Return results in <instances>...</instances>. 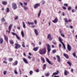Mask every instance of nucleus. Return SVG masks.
Here are the masks:
<instances>
[{
  "label": "nucleus",
  "mask_w": 77,
  "mask_h": 77,
  "mask_svg": "<svg viewBox=\"0 0 77 77\" xmlns=\"http://www.w3.org/2000/svg\"><path fill=\"white\" fill-rule=\"evenodd\" d=\"M12 8L14 9H16L17 8V5L15 3H13L12 4Z\"/></svg>",
  "instance_id": "obj_3"
},
{
  "label": "nucleus",
  "mask_w": 77,
  "mask_h": 77,
  "mask_svg": "<svg viewBox=\"0 0 77 77\" xmlns=\"http://www.w3.org/2000/svg\"><path fill=\"white\" fill-rule=\"evenodd\" d=\"M32 73H33V71H30L29 72L30 74H32Z\"/></svg>",
  "instance_id": "obj_51"
},
{
  "label": "nucleus",
  "mask_w": 77,
  "mask_h": 77,
  "mask_svg": "<svg viewBox=\"0 0 77 77\" xmlns=\"http://www.w3.org/2000/svg\"><path fill=\"white\" fill-rule=\"evenodd\" d=\"M4 38H5V40H6L7 41V42H8V37L6 36V35H4Z\"/></svg>",
  "instance_id": "obj_20"
},
{
  "label": "nucleus",
  "mask_w": 77,
  "mask_h": 77,
  "mask_svg": "<svg viewBox=\"0 0 77 77\" xmlns=\"http://www.w3.org/2000/svg\"><path fill=\"white\" fill-rule=\"evenodd\" d=\"M67 63H68V64L69 65V66H71V63H70V62L68 61L67 62Z\"/></svg>",
  "instance_id": "obj_37"
},
{
  "label": "nucleus",
  "mask_w": 77,
  "mask_h": 77,
  "mask_svg": "<svg viewBox=\"0 0 77 77\" xmlns=\"http://www.w3.org/2000/svg\"><path fill=\"white\" fill-rule=\"evenodd\" d=\"M10 43L11 44H14V42L12 40H10Z\"/></svg>",
  "instance_id": "obj_35"
},
{
  "label": "nucleus",
  "mask_w": 77,
  "mask_h": 77,
  "mask_svg": "<svg viewBox=\"0 0 77 77\" xmlns=\"http://www.w3.org/2000/svg\"><path fill=\"white\" fill-rule=\"evenodd\" d=\"M23 4L25 5H27V2H24Z\"/></svg>",
  "instance_id": "obj_57"
},
{
  "label": "nucleus",
  "mask_w": 77,
  "mask_h": 77,
  "mask_svg": "<svg viewBox=\"0 0 77 77\" xmlns=\"http://www.w3.org/2000/svg\"><path fill=\"white\" fill-rule=\"evenodd\" d=\"M16 36L17 39H18L19 40H20V37H19V36H18L17 35H16Z\"/></svg>",
  "instance_id": "obj_38"
},
{
  "label": "nucleus",
  "mask_w": 77,
  "mask_h": 77,
  "mask_svg": "<svg viewBox=\"0 0 77 77\" xmlns=\"http://www.w3.org/2000/svg\"><path fill=\"white\" fill-rule=\"evenodd\" d=\"M21 34L22 35V38H24V33L23 31H22L21 32Z\"/></svg>",
  "instance_id": "obj_16"
},
{
  "label": "nucleus",
  "mask_w": 77,
  "mask_h": 77,
  "mask_svg": "<svg viewBox=\"0 0 77 77\" xmlns=\"http://www.w3.org/2000/svg\"><path fill=\"white\" fill-rule=\"evenodd\" d=\"M63 55L64 56L66 57V59H69V57L68 56V55L66 54H64Z\"/></svg>",
  "instance_id": "obj_15"
},
{
  "label": "nucleus",
  "mask_w": 77,
  "mask_h": 77,
  "mask_svg": "<svg viewBox=\"0 0 77 77\" xmlns=\"http://www.w3.org/2000/svg\"><path fill=\"white\" fill-rule=\"evenodd\" d=\"M62 8L63 9H64V10H66V8L64 6H63Z\"/></svg>",
  "instance_id": "obj_44"
},
{
  "label": "nucleus",
  "mask_w": 77,
  "mask_h": 77,
  "mask_svg": "<svg viewBox=\"0 0 77 77\" xmlns=\"http://www.w3.org/2000/svg\"><path fill=\"white\" fill-rule=\"evenodd\" d=\"M39 71V69H37L36 70V72H38Z\"/></svg>",
  "instance_id": "obj_59"
},
{
  "label": "nucleus",
  "mask_w": 77,
  "mask_h": 77,
  "mask_svg": "<svg viewBox=\"0 0 77 77\" xmlns=\"http://www.w3.org/2000/svg\"><path fill=\"white\" fill-rule=\"evenodd\" d=\"M22 7H23L25 10H27V9H28V8L27 7H23V6Z\"/></svg>",
  "instance_id": "obj_31"
},
{
  "label": "nucleus",
  "mask_w": 77,
  "mask_h": 77,
  "mask_svg": "<svg viewBox=\"0 0 77 77\" xmlns=\"http://www.w3.org/2000/svg\"><path fill=\"white\" fill-rule=\"evenodd\" d=\"M58 73H59V71L57 70L56 71V72H55L53 73V74L52 75V77H53L54 75H57V74H58Z\"/></svg>",
  "instance_id": "obj_8"
},
{
  "label": "nucleus",
  "mask_w": 77,
  "mask_h": 77,
  "mask_svg": "<svg viewBox=\"0 0 77 77\" xmlns=\"http://www.w3.org/2000/svg\"><path fill=\"white\" fill-rule=\"evenodd\" d=\"M13 60V58H9V61L10 62H12Z\"/></svg>",
  "instance_id": "obj_40"
},
{
  "label": "nucleus",
  "mask_w": 77,
  "mask_h": 77,
  "mask_svg": "<svg viewBox=\"0 0 77 77\" xmlns=\"http://www.w3.org/2000/svg\"><path fill=\"white\" fill-rule=\"evenodd\" d=\"M42 4H43V5H44V4L45 3V2L44 1H42Z\"/></svg>",
  "instance_id": "obj_50"
},
{
  "label": "nucleus",
  "mask_w": 77,
  "mask_h": 77,
  "mask_svg": "<svg viewBox=\"0 0 77 77\" xmlns=\"http://www.w3.org/2000/svg\"><path fill=\"white\" fill-rule=\"evenodd\" d=\"M50 38H51V35L50 34H48L47 37L48 39Z\"/></svg>",
  "instance_id": "obj_32"
},
{
  "label": "nucleus",
  "mask_w": 77,
  "mask_h": 77,
  "mask_svg": "<svg viewBox=\"0 0 77 77\" xmlns=\"http://www.w3.org/2000/svg\"><path fill=\"white\" fill-rule=\"evenodd\" d=\"M3 38H1L0 39V43L3 44Z\"/></svg>",
  "instance_id": "obj_26"
},
{
  "label": "nucleus",
  "mask_w": 77,
  "mask_h": 77,
  "mask_svg": "<svg viewBox=\"0 0 77 77\" xmlns=\"http://www.w3.org/2000/svg\"><path fill=\"white\" fill-rule=\"evenodd\" d=\"M7 71H4L3 72L4 75H6V74L7 73Z\"/></svg>",
  "instance_id": "obj_39"
},
{
  "label": "nucleus",
  "mask_w": 77,
  "mask_h": 77,
  "mask_svg": "<svg viewBox=\"0 0 77 77\" xmlns=\"http://www.w3.org/2000/svg\"><path fill=\"white\" fill-rule=\"evenodd\" d=\"M56 57L57 58V60L59 62H60V56L58 55L56 56Z\"/></svg>",
  "instance_id": "obj_9"
},
{
  "label": "nucleus",
  "mask_w": 77,
  "mask_h": 77,
  "mask_svg": "<svg viewBox=\"0 0 77 77\" xmlns=\"http://www.w3.org/2000/svg\"><path fill=\"white\" fill-rule=\"evenodd\" d=\"M40 6V4H37L35 5L34 8L35 9H36V8H37L38 6Z\"/></svg>",
  "instance_id": "obj_11"
},
{
  "label": "nucleus",
  "mask_w": 77,
  "mask_h": 77,
  "mask_svg": "<svg viewBox=\"0 0 77 77\" xmlns=\"http://www.w3.org/2000/svg\"><path fill=\"white\" fill-rule=\"evenodd\" d=\"M19 71L20 72V74H21V70L20 69H19Z\"/></svg>",
  "instance_id": "obj_52"
},
{
  "label": "nucleus",
  "mask_w": 77,
  "mask_h": 77,
  "mask_svg": "<svg viewBox=\"0 0 77 77\" xmlns=\"http://www.w3.org/2000/svg\"><path fill=\"white\" fill-rule=\"evenodd\" d=\"M71 21H72V20L70 19H69L68 20V23H71Z\"/></svg>",
  "instance_id": "obj_45"
},
{
  "label": "nucleus",
  "mask_w": 77,
  "mask_h": 77,
  "mask_svg": "<svg viewBox=\"0 0 77 77\" xmlns=\"http://www.w3.org/2000/svg\"><path fill=\"white\" fill-rule=\"evenodd\" d=\"M3 63H5V64H7V63H8V62H7V61H3Z\"/></svg>",
  "instance_id": "obj_48"
},
{
  "label": "nucleus",
  "mask_w": 77,
  "mask_h": 77,
  "mask_svg": "<svg viewBox=\"0 0 77 77\" xmlns=\"http://www.w3.org/2000/svg\"><path fill=\"white\" fill-rule=\"evenodd\" d=\"M7 12H9V8H7Z\"/></svg>",
  "instance_id": "obj_46"
},
{
  "label": "nucleus",
  "mask_w": 77,
  "mask_h": 77,
  "mask_svg": "<svg viewBox=\"0 0 77 77\" xmlns=\"http://www.w3.org/2000/svg\"><path fill=\"white\" fill-rule=\"evenodd\" d=\"M56 52V51L55 50H54L52 51L53 53H55Z\"/></svg>",
  "instance_id": "obj_42"
},
{
  "label": "nucleus",
  "mask_w": 77,
  "mask_h": 77,
  "mask_svg": "<svg viewBox=\"0 0 77 77\" xmlns=\"http://www.w3.org/2000/svg\"><path fill=\"white\" fill-rule=\"evenodd\" d=\"M68 73H69V72H68V71L66 70H65L64 71V74L65 75H66V76L67 75V74H68Z\"/></svg>",
  "instance_id": "obj_13"
},
{
  "label": "nucleus",
  "mask_w": 77,
  "mask_h": 77,
  "mask_svg": "<svg viewBox=\"0 0 77 77\" xmlns=\"http://www.w3.org/2000/svg\"><path fill=\"white\" fill-rule=\"evenodd\" d=\"M71 71L72 72H74V69H71Z\"/></svg>",
  "instance_id": "obj_53"
},
{
  "label": "nucleus",
  "mask_w": 77,
  "mask_h": 77,
  "mask_svg": "<svg viewBox=\"0 0 77 77\" xmlns=\"http://www.w3.org/2000/svg\"><path fill=\"white\" fill-rule=\"evenodd\" d=\"M64 21L66 23H68V21L67 20V18H65L64 19Z\"/></svg>",
  "instance_id": "obj_36"
},
{
  "label": "nucleus",
  "mask_w": 77,
  "mask_h": 77,
  "mask_svg": "<svg viewBox=\"0 0 77 77\" xmlns=\"http://www.w3.org/2000/svg\"><path fill=\"white\" fill-rule=\"evenodd\" d=\"M67 48L69 51H70L71 50V46L68 43H67Z\"/></svg>",
  "instance_id": "obj_5"
},
{
  "label": "nucleus",
  "mask_w": 77,
  "mask_h": 77,
  "mask_svg": "<svg viewBox=\"0 0 77 77\" xmlns=\"http://www.w3.org/2000/svg\"><path fill=\"white\" fill-rule=\"evenodd\" d=\"M45 60H46L47 62L49 64H50V65H53V63H51V62L50 61V60H49L48 58H47V57H46Z\"/></svg>",
  "instance_id": "obj_4"
},
{
  "label": "nucleus",
  "mask_w": 77,
  "mask_h": 77,
  "mask_svg": "<svg viewBox=\"0 0 77 77\" xmlns=\"http://www.w3.org/2000/svg\"><path fill=\"white\" fill-rule=\"evenodd\" d=\"M41 10H40L39 11V13H38V18H39V17H40V16L41 15Z\"/></svg>",
  "instance_id": "obj_19"
},
{
  "label": "nucleus",
  "mask_w": 77,
  "mask_h": 77,
  "mask_svg": "<svg viewBox=\"0 0 77 77\" xmlns=\"http://www.w3.org/2000/svg\"><path fill=\"white\" fill-rule=\"evenodd\" d=\"M59 40L60 42L62 44L63 43V42H62L63 41L62 39L60 37H59Z\"/></svg>",
  "instance_id": "obj_21"
},
{
  "label": "nucleus",
  "mask_w": 77,
  "mask_h": 77,
  "mask_svg": "<svg viewBox=\"0 0 77 77\" xmlns=\"http://www.w3.org/2000/svg\"><path fill=\"white\" fill-rule=\"evenodd\" d=\"M61 36L63 37H64V36H65V35L63 33L61 34Z\"/></svg>",
  "instance_id": "obj_47"
},
{
  "label": "nucleus",
  "mask_w": 77,
  "mask_h": 77,
  "mask_svg": "<svg viewBox=\"0 0 77 77\" xmlns=\"http://www.w3.org/2000/svg\"><path fill=\"white\" fill-rule=\"evenodd\" d=\"M46 45L47 47L48 53H49L50 52V51H51V46H50L49 44H47Z\"/></svg>",
  "instance_id": "obj_2"
},
{
  "label": "nucleus",
  "mask_w": 77,
  "mask_h": 77,
  "mask_svg": "<svg viewBox=\"0 0 77 77\" xmlns=\"http://www.w3.org/2000/svg\"><path fill=\"white\" fill-rule=\"evenodd\" d=\"M68 11H70L71 9V8L70 7H69V8H67Z\"/></svg>",
  "instance_id": "obj_43"
},
{
  "label": "nucleus",
  "mask_w": 77,
  "mask_h": 77,
  "mask_svg": "<svg viewBox=\"0 0 77 77\" xmlns=\"http://www.w3.org/2000/svg\"><path fill=\"white\" fill-rule=\"evenodd\" d=\"M72 12H75V10L74 9H73L72 10Z\"/></svg>",
  "instance_id": "obj_56"
},
{
  "label": "nucleus",
  "mask_w": 77,
  "mask_h": 77,
  "mask_svg": "<svg viewBox=\"0 0 77 77\" xmlns=\"http://www.w3.org/2000/svg\"><path fill=\"white\" fill-rule=\"evenodd\" d=\"M34 32H35V34L36 35H38V30H37V29H34Z\"/></svg>",
  "instance_id": "obj_14"
},
{
  "label": "nucleus",
  "mask_w": 77,
  "mask_h": 77,
  "mask_svg": "<svg viewBox=\"0 0 77 77\" xmlns=\"http://www.w3.org/2000/svg\"><path fill=\"white\" fill-rule=\"evenodd\" d=\"M52 40V38L51 37H50V38H49V41H51Z\"/></svg>",
  "instance_id": "obj_61"
},
{
  "label": "nucleus",
  "mask_w": 77,
  "mask_h": 77,
  "mask_svg": "<svg viewBox=\"0 0 77 77\" xmlns=\"http://www.w3.org/2000/svg\"><path fill=\"white\" fill-rule=\"evenodd\" d=\"M49 74H50V73H48L46 74H45V76H46V77H48V76H49Z\"/></svg>",
  "instance_id": "obj_33"
},
{
  "label": "nucleus",
  "mask_w": 77,
  "mask_h": 77,
  "mask_svg": "<svg viewBox=\"0 0 77 77\" xmlns=\"http://www.w3.org/2000/svg\"><path fill=\"white\" fill-rule=\"evenodd\" d=\"M18 19V17L17 16L15 18V20H16Z\"/></svg>",
  "instance_id": "obj_62"
},
{
  "label": "nucleus",
  "mask_w": 77,
  "mask_h": 77,
  "mask_svg": "<svg viewBox=\"0 0 77 77\" xmlns=\"http://www.w3.org/2000/svg\"><path fill=\"white\" fill-rule=\"evenodd\" d=\"M15 45H16V46L15 47V48H16V49H18V47H21V45L17 43H15Z\"/></svg>",
  "instance_id": "obj_6"
},
{
  "label": "nucleus",
  "mask_w": 77,
  "mask_h": 77,
  "mask_svg": "<svg viewBox=\"0 0 77 77\" xmlns=\"http://www.w3.org/2000/svg\"><path fill=\"white\" fill-rule=\"evenodd\" d=\"M35 58L34 57L32 59V61L33 62H35Z\"/></svg>",
  "instance_id": "obj_49"
},
{
  "label": "nucleus",
  "mask_w": 77,
  "mask_h": 77,
  "mask_svg": "<svg viewBox=\"0 0 77 77\" xmlns=\"http://www.w3.org/2000/svg\"><path fill=\"white\" fill-rule=\"evenodd\" d=\"M41 60H42V61L44 63H45V59L44 58H43L42 57H41Z\"/></svg>",
  "instance_id": "obj_23"
},
{
  "label": "nucleus",
  "mask_w": 77,
  "mask_h": 77,
  "mask_svg": "<svg viewBox=\"0 0 77 77\" xmlns=\"http://www.w3.org/2000/svg\"><path fill=\"white\" fill-rule=\"evenodd\" d=\"M62 15L63 16H65V13H64V12H63L62 14Z\"/></svg>",
  "instance_id": "obj_58"
},
{
  "label": "nucleus",
  "mask_w": 77,
  "mask_h": 77,
  "mask_svg": "<svg viewBox=\"0 0 77 77\" xmlns=\"http://www.w3.org/2000/svg\"><path fill=\"white\" fill-rule=\"evenodd\" d=\"M64 5L67 7L68 6V4H64Z\"/></svg>",
  "instance_id": "obj_54"
},
{
  "label": "nucleus",
  "mask_w": 77,
  "mask_h": 77,
  "mask_svg": "<svg viewBox=\"0 0 77 77\" xmlns=\"http://www.w3.org/2000/svg\"><path fill=\"white\" fill-rule=\"evenodd\" d=\"M23 60L25 63H28V61L26 59L24 58H23Z\"/></svg>",
  "instance_id": "obj_12"
},
{
  "label": "nucleus",
  "mask_w": 77,
  "mask_h": 77,
  "mask_svg": "<svg viewBox=\"0 0 77 77\" xmlns=\"http://www.w3.org/2000/svg\"><path fill=\"white\" fill-rule=\"evenodd\" d=\"M58 21V19L57 18H56L54 20H52V22L54 23H57Z\"/></svg>",
  "instance_id": "obj_7"
},
{
  "label": "nucleus",
  "mask_w": 77,
  "mask_h": 77,
  "mask_svg": "<svg viewBox=\"0 0 77 77\" xmlns=\"http://www.w3.org/2000/svg\"><path fill=\"white\" fill-rule=\"evenodd\" d=\"M3 5H7V2H2Z\"/></svg>",
  "instance_id": "obj_27"
},
{
  "label": "nucleus",
  "mask_w": 77,
  "mask_h": 77,
  "mask_svg": "<svg viewBox=\"0 0 77 77\" xmlns=\"http://www.w3.org/2000/svg\"><path fill=\"white\" fill-rule=\"evenodd\" d=\"M18 64V61H16L14 63H13V66H15L17 65Z\"/></svg>",
  "instance_id": "obj_18"
},
{
  "label": "nucleus",
  "mask_w": 77,
  "mask_h": 77,
  "mask_svg": "<svg viewBox=\"0 0 77 77\" xmlns=\"http://www.w3.org/2000/svg\"><path fill=\"white\" fill-rule=\"evenodd\" d=\"M2 21L3 22H5V19H4V18H3L2 19Z\"/></svg>",
  "instance_id": "obj_41"
},
{
  "label": "nucleus",
  "mask_w": 77,
  "mask_h": 77,
  "mask_svg": "<svg viewBox=\"0 0 77 77\" xmlns=\"http://www.w3.org/2000/svg\"><path fill=\"white\" fill-rule=\"evenodd\" d=\"M11 33L12 35H14L16 36L17 35V34H16V33H15L14 32H11Z\"/></svg>",
  "instance_id": "obj_30"
},
{
  "label": "nucleus",
  "mask_w": 77,
  "mask_h": 77,
  "mask_svg": "<svg viewBox=\"0 0 77 77\" xmlns=\"http://www.w3.org/2000/svg\"><path fill=\"white\" fill-rule=\"evenodd\" d=\"M38 47H36L35 48H33V50L35 51H36L38 50Z\"/></svg>",
  "instance_id": "obj_24"
},
{
  "label": "nucleus",
  "mask_w": 77,
  "mask_h": 77,
  "mask_svg": "<svg viewBox=\"0 0 77 77\" xmlns=\"http://www.w3.org/2000/svg\"><path fill=\"white\" fill-rule=\"evenodd\" d=\"M13 25L12 24H11L8 27V29H9V33H10V32L11 31V28H12V26Z\"/></svg>",
  "instance_id": "obj_10"
},
{
  "label": "nucleus",
  "mask_w": 77,
  "mask_h": 77,
  "mask_svg": "<svg viewBox=\"0 0 77 77\" xmlns=\"http://www.w3.org/2000/svg\"><path fill=\"white\" fill-rule=\"evenodd\" d=\"M59 48H60V47H61V46H62V45H61V44H59Z\"/></svg>",
  "instance_id": "obj_60"
},
{
  "label": "nucleus",
  "mask_w": 77,
  "mask_h": 77,
  "mask_svg": "<svg viewBox=\"0 0 77 77\" xmlns=\"http://www.w3.org/2000/svg\"><path fill=\"white\" fill-rule=\"evenodd\" d=\"M28 59H31V57H30V56H28Z\"/></svg>",
  "instance_id": "obj_64"
},
{
  "label": "nucleus",
  "mask_w": 77,
  "mask_h": 77,
  "mask_svg": "<svg viewBox=\"0 0 77 77\" xmlns=\"http://www.w3.org/2000/svg\"><path fill=\"white\" fill-rule=\"evenodd\" d=\"M14 72L15 74H18V72H17V70H16V69H15L14 71Z\"/></svg>",
  "instance_id": "obj_34"
},
{
  "label": "nucleus",
  "mask_w": 77,
  "mask_h": 77,
  "mask_svg": "<svg viewBox=\"0 0 77 77\" xmlns=\"http://www.w3.org/2000/svg\"><path fill=\"white\" fill-rule=\"evenodd\" d=\"M46 68V64H45L43 65V70L45 69Z\"/></svg>",
  "instance_id": "obj_25"
},
{
  "label": "nucleus",
  "mask_w": 77,
  "mask_h": 77,
  "mask_svg": "<svg viewBox=\"0 0 77 77\" xmlns=\"http://www.w3.org/2000/svg\"><path fill=\"white\" fill-rule=\"evenodd\" d=\"M76 53L75 52H74L72 53V55L74 57H76Z\"/></svg>",
  "instance_id": "obj_29"
},
{
  "label": "nucleus",
  "mask_w": 77,
  "mask_h": 77,
  "mask_svg": "<svg viewBox=\"0 0 77 77\" xmlns=\"http://www.w3.org/2000/svg\"><path fill=\"white\" fill-rule=\"evenodd\" d=\"M22 47H23L24 48V47H25V45H24L22 44Z\"/></svg>",
  "instance_id": "obj_63"
},
{
  "label": "nucleus",
  "mask_w": 77,
  "mask_h": 77,
  "mask_svg": "<svg viewBox=\"0 0 77 77\" xmlns=\"http://www.w3.org/2000/svg\"><path fill=\"white\" fill-rule=\"evenodd\" d=\"M39 53L41 55L45 54L46 53V48H44L42 50H40L39 51Z\"/></svg>",
  "instance_id": "obj_1"
},
{
  "label": "nucleus",
  "mask_w": 77,
  "mask_h": 77,
  "mask_svg": "<svg viewBox=\"0 0 77 77\" xmlns=\"http://www.w3.org/2000/svg\"><path fill=\"white\" fill-rule=\"evenodd\" d=\"M22 24L23 25V27L24 28V29H26V24H25V23H24V22L23 21L22 22Z\"/></svg>",
  "instance_id": "obj_17"
},
{
  "label": "nucleus",
  "mask_w": 77,
  "mask_h": 77,
  "mask_svg": "<svg viewBox=\"0 0 77 77\" xmlns=\"http://www.w3.org/2000/svg\"><path fill=\"white\" fill-rule=\"evenodd\" d=\"M20 4L21 6H23V4L21 2H20Z\"/></svg>",
  "instance_id": "obj_55"
},
{
  "label": "nucleus",
  "mask_w": 77,
  "mask_h": 77,
  "mask_svg": "<svg viewBox=\"0 0 77 77\" xmlns=\"http://www.w3.org/2000/svg\"><path fill=\"white\" fill-rule=\"evenodd\" d=\"M28 23L29 25H33L34 24L33 22H30L29 21H28Z\"/></svg>",
  "instance_id": "obj_22"
},
{
  "label": "nucleus",
  "mask_w": 77,
  "mask_h": 77,
  "mask_svg": "<svg viewBox=\"0 0 77 77\" xmlns=\"http://www.w3.org/2000/svg\"><path fill=\"white\" fill-rule=\"evenodd\" d=\"M62 44L63 47V49L64 50H66V47H65V44L63 43Z\"/></svg>",
  "instance_id": "obj_28"
}]
</instances>
